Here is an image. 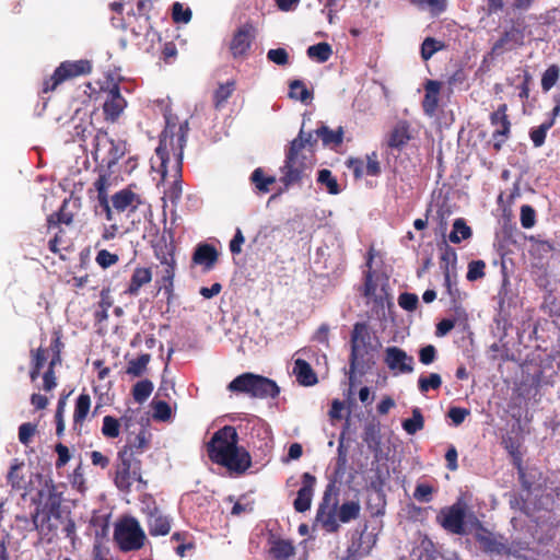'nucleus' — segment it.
<instances>
[{
  "instance_id": "a19ab883",
  "label": "nucleus",
  "mask_w": 560,
  "mask_h": 560,
  "mask_svg": "<svg viewBox=\"0 0 560 560\" xmlns=\"http://www.w3.org/2000/svg\"><path fill=\"white\" fill-rule=\"evenodd\" d=\"M442 260L446 262L445 265V271H444V283L447 289V292L450 295L453 296V290H452V283H451V275L448 270V264L450 261H456V253L455 250L450 247L447 244H445L444 253L442 255Z\"/></svg>"
},
{
  "instance_id": "f8f14e48",
  "label": "nucleus",
  "mask_w": 560,
  "mask_h": 560,
  "mask_svg": "<svg viewBox=\"0 0 560 560\" xmlns=\"http://www.w3.org/2000/svg\"><path fill=\"white\" fill-rule=\"evenodd\" d=\"M164 247V250H156V257L160 259V265L156 266V282L160 285L159 290L164 289L165 294L170 295L173 289L175 260L172 250L166 245Z\"/></svg>"
},
{
  "instance_id": "13d9d810",
  "label": "nucleus",
  "mask_w": 560,
  "mask_h": 560,
  "mask_svg": "<svg viewBox=\"0 0 560 560\" xmlns=\"http://www.w3.org/2000/svg\"><path fill=\"white\" fill-rule=\"evenodd\" d=\"M419 299L413 293H402L398 298V304L401 308L406 311H415L418 306Z\"/></svg>"
},
{
  "instance_id": "bb28decb",
  "label": "nucleus",
  "mask_w": 560,
  "mask_h": 560,
  "mask_svg": "<svg viewBox=\"0 0 560 560\" xmlns=\"http://www.w3.org/2000/svg\"><path fill=\"white\" fill-rule=\"evenodd\" d=\"M218 260V252L210 244H200L195 249L192 261L197 265L205 266L206 269H211Z\"/></svg>"
},
{
  "instance_id": "f257e3e1",
  "label": "nucleus",
  "mask_w": 560,
  "mask_h": 560,
  "mask_svg": "<svg viewBox=\"0 0 560 560\" xmlns=\"http://www.w3.org/2000/svg\"><path fill=\"white\" fill-rule=\"evenodd\" d=\"M238 435L233 427L225 425L217 431L208 443V454L212 462L229 470L242 474L250 467L249 453L237 446Z\"/></svg>"
},
{
  "instance_id": "49530a36",
  "label": "nucleus",
  "mask_w": 560,
  "mask_h": 560,
  "mask_svg": "<svg viewBox=\"0 0 560 560\" xmlns=\"http://www.w3.org/2000/svg\"><path fill=\"white\" fill-rule=\"evenodd\" d=\"M560 75V68L557 65H551L544 72L541 78V89L545 92L551 90V88L557 83Z\"/></svg>"
},
{
  "instance_id": "9b49d317",
  "label": "nucleus",
  "mask_w": 560,
  "mask_h": 560,
  "mask_svg": "<svg viewBox=\"0 0 560 560\" xmlns=\"http://www.w3.org/2000/svg\"><path fill=\"white\" fill-rule=\"evenodd\" d=\"M466 511L462 503L457 502L444 508L438 515V522L447 532L455 535L465 534Z\"/></svg>"
},
{
  "instance_id": "e2e57ef3",
  "label": "nucleus",
  "mask_w": 560,
  "mask_h": 560,
  "mask_svg": "<svg viewBox=\"0 0 560 560\" xmlns=\"http://www.w3.org/2000/svg\"><path fill=\"white\" fill-rule=\"evenodd\" d=\"M11 535L5 529L0 530V560H10L8 548L11 544Z\"/></svg>"
},
{
  "instance_id": "c9c22d12",
  "label": "nucleus",
  "mask_w": 560,
  "mask_h": 560,
  "mask_svg": "<svg viewBox=\"0 0 560 560\" xmlns=\"http://www.w3.org/2000/svg\"><path fill=\"white\" fill-rule=\"evenodd\" d=\"M331 55L332 49L328 43H318L307 48V56L318 62H326Z\"/></svg>"
},
{
  "instance_id": "774afa93",
  "label": "nucleus",
  "mask_w": 560,
  "mask_h": 560,
  "mask_svg": "<svg viewBox=\"0 0 560 560\" xmlns=\"http://www.w3.org/2000/svg\"><path fill=\"white\" fill-rule=\"evenodd\" d=\"M468 415L469 410L460 407H452L448 410V417L455 425L462 424Z\"/></svg>"
},
{
  "instance_id": "69168bd1",
  "label": "nucleus",
  "mask_w": 560,
  "mask_h": 560,
  "mask_svg": "<svg viewBox=\"0 0 560 560\" xmlns=\"http://www.w3.org/2000/svg\"><path fill=\"white\" fill-rule=\"evenodd\" d=\"M55 451L58 455V458L56 460V467L61 468L70 460L71 456H70L69 448L66 445H63L62 443H58L55 446Z\"/></svg>"
},
{
  "instance_id": "4c0bfd02",
  "label": "nucleus",
  "mask_w": 560,
  "mask_h": 560,
  "mask_svg": "<svg viewBox=\"0 0 560 560\" xmlns=\"http://www.w3.org/2000/svg\"><path fill=\"white\" fill-rule=\"evenodd\" d=\"M317 136L323 140L324 144H335L339 145L342 142L343 131L342 128H338V130H331L326 126L317 129Z\"/></svg>"
},
{
  "instance_id": "a211bd4d",
  "label": "nucleus",
  "mask_w": 560,
  "mask_h": 560,
  "mask_svg": "<svg viewBox=\"0 0 560 560\" xmlns=\"http://www.w3.org/2000/svg\"><path fill=\"white\" fill-rule=\"evenodd\" d=\"M316 478L310 472L302 476V488L298 491V495L293 502L296 512L303 513L310 510L314 493Z\"/></svg>"
},
{
  "instance_id": "c756f323",
  "label": "nucleus",
  "mask_w": 560,
  "mask_h": 560,
  "mask_svg": "<svg viewBox=\"0 0 560 560\" xmlns=\"http://www.w3.org/2000/svg\"><path fill=\"white\" fill-rule=\"evenodd\" d=\"M48 248L51 253L59 256L60 259L66 260L63 252L71 248V241L66 236V231L62 228H57V232L48 242Z\"/></svg>"
},
{
  "instance_id": "e433bc0d",
  "label": "nucleus",
  "mask_w": 560,
  "mask_h": 560,
  "mask_svg": "<svg viewBox=\"0 0 560 560\" xmlns=\"http://www.w3.org/2000/svg\"><path fill=\"white\" fill-rule=\"evenodd\" d=\"M235 90V82L229 81L225 84H220L219 88L214 91L213 100H214V107L217 109H221L229 97L232 95V93Z\"/></svg>"
},
{
  "instance_id": "de8ad7c7",
  "label": "nucleus",
  "mask_w": 560,
  "mask_h": 560,
  "mask_svg": "<svg viewBox=\"0 0 560 560\" xmlns=\"http://www.w3.org/2000/svg\"><path fill=\"white\" fill-rule=\"evenodd\" d=\"M250 179L255 184L256 188L261 192L269 191V185L276 182L272 176L266 177L261 168H256L253 172Z\"/></svg>"
},
{
  "instance_id": "ea45409f",
  "label": "nucleus",
  "mask_w": 560,
  "mask_h": 560,
  "mask_svg": "<svg viewBox=\"0 0 560 560\" xmlns=\"http://www.w3.org/2000/svg\"><path fill=\"white\" fill-rule=\"evenodd\" d=\"M442 385V377L438 373H431L429 376H421L418 380V387L422 394L430 389H438Z\"/></svg>"
},
{
  "instance_id": "09e8293b",
  "label": "nucleus",
  "mask_w": 560,
  "mask_h": 560,
  "mask_svg": "<svg viewBox=\"0 0 560 560\" xmlns=\"http://www.w3.org/2000/svg\"><path fill=\"white\" fill-rule=\"evenodd\" d=\"M62 348H63V343L61 341V332L59 330H54L51 342H50V350L52 352V357L49 362L50 365H58L61 363Z\"/></svg>"
},
{
  "instance_id": "6ab92c4d",
  "label": "nucleus",
  "mask_w": 560,
  "mask_h": 560,
  "mask_svg": "<svg viewBox=\"0 0 560 560\" xmlns=\"http://www.w3.org/2000/svg\"><path fill=\"white\" fill-rule=\"evenodd\" d=\"M255 37L254 27L249 24L242 25L234 34L230 49L234 57L244 56L249 49Z\"/></svg>"
},
{
  "instance_id": "603ef678",
  "label": "nucleus",
  "mask_w": 560,
  "mask_h": 560,
  "mask_svg": "<svg viewBox=\"0 0 560 560\" xmlns=\"http://www.w3.org/2000/svg\"><path fill=\"white\" fill-rule=\"evenodd\" d=\"M37 431V425L31 422H24L19 427V441L27 446Z\"/></svg>"
},
{
  "instance_id": "dca6fc26",
  "label": "nucleus",
  "mask_w": 560,
  "mask_h": 560,
  "mask_svg": "<svg viewBox=\"0 0 560 560\" xmlns=\"http://www.w3.org/2000/svg\"><path fill=\"white\" fill-rule=\"evenodd\" d=\"M335 489V483L330 482L323 495L322 503L319 504L317 511V520L322 523L323 527L330 533L337 532L339 528V524L336 518L335 509L337 503H334L331 511H326L330 500H331V491Z\"/></svg>"
},
{
  "instance_id": "338daca9",
  "label": "nucleus",
  "mask_w": 560,
  "mask_h": 560,
  "mask_svg": "<svg viewBox=\"0 0 560 560\" xmlns=\"http://www.w3.org/2000/svg\"><path fill=\"white\" fill-rule=\"evenodd\" d=\"M55 366L56 365H48L47 371L43 375V388L46 392L52 390L57 386L56 375H55Z\"/></svg>"
},
{
  "instance_id": "f704fd0d",
  "label": "nucleus",
  "mask_w": 560,
  "mask_h": 560,
  "mask_svg": "<svg viewBox=\"0 0 560 560\" xmlns=\"http://www.w3.org/2000/svg\"><path fill=\"white\" fill-rule=\"evenodd\" d=\"M402 429L409 434L413 435L418 431H421L424 428V418L419 408L412 409V417L405 419L401 423Z\"/></svg>"
},
{
  "instance_id": "f03ea898",
  "label": "nucleus",
  "mask_w": 560,
  "mask_h": 560,
  "mask_svg": "<svg viewBox=\"0 0 560 560\" xmlns=\"http://www.w3.org/2000/svg\"><path fill=\"white\" fill-rule=\"evenodd\" d=\"M188 131V122L180 124L176 130V125L166 122V127L160 137L159 145L155 148V156L151 158V173H155L153 180L156 185L162 183L166 176V162L168 161L170 149L176 156L177 165L180 164L183 149L186 143V135Z\"/></svg>"
},
{
  "instance_id": "6e6552de",
  "label": "nucleus",
  "mask_w": 560,
  "mask_h": 560,
  "mask_svg": "<svg viewBox=\"0 0 560 560\" xmlns=\"http://www.w3.org/2000/svg\"><path fill=\"white\" fill-rule=\"evenodd\" d=\"M371 343V336L366 324L357 323L353 326L351 335V353H350V369L349 380L352 382L353 375L357 371L363 370V358L368 353V347Z\"/></svg>"
},
{
  "instance_id": "cd10ccee",
  "label": "nucleus",
  "mask_w": 560,
  "mask_h": 560,
  "mask_svg": "<svg viewBox=\"0 0 560 560\" xmlns=\"http://www.w3.org/2000/svg\"><path fill=\"white\" fill-rule=\"evenodd\" d=\"M293 373L298 382L304 386H313L317 383V376L310 363L303 359H296L294 362Z\"/></svg>"
},
{
  "instance_id": "bf43d9fd",
  "label": "nucleus",
  "mask_w": 560,
  "mask_h": 560,
  "mask_svg": "<svg viewBox=\"0 0 560 560\" xmlns=\"http://www.w3.org/2000/svg\"><path fill=\"white\" fill-rule=\"evenodd\" d=\"M95 260L101 267L108 268L118 261V256L106 249H102L97 253Z\"/></svg>"
},
{
  "instance_id": "79ce46f5",
  "label": "nucleus",
  "mask_w": 560,
  "mask_h": 560,
  "mask_svg": "<svg viewBox=\"0 0 560 560\" xmlns=\"http://www.w3.org/2000/svg\"><path fill=\"white\" fill-rule=\"evenodd\" d=\"M317 182L322 185H325L327 187L328 192L331 195H337L340 191L336 178L327 168H323L318 172Z\"/></svg>"
},
{
  "instance_id": "aec40b11",
  "label": "nucleus",
  "mask_w": 560,
  "mask_h": 560,
  "mask_svg": "<svg viewBox=\"0 0 560 560\" xmlns=\"http://www.w3.org/2000/svg\"><path fill=\"white\" fill-rule=\"evenodd\" d=\"M112 210L118 213L127 210L135 211L137 209V195L130 187L124 188L112 196Z\"/></svg>"
},
{
  "instance_id": "ddd939ff",
  "label": "nucleus",
  "mask_w": 560,
  "mask_h": 560,
  "mask_svg": "<svg viewBox=\"0 0 560 560\" xmlns=\"http://www.w3.org/2000/svg\"><path fill=\"white\" fill-rule=\"evenodd\" d=\"M120 421L126 434L124 447L140 448V406L128 407L120 417Z\"/></svg>"
},
{
  "instance_id": "c03bdc74",
  "label": "nucleus",
  "mask_w": 560,
  "mask_h": 560,
  "mask_svg": "<svg viewBox=\"0 0 560 560\" xmlns=\"http://www.w3.org/2000/svg\"><path fill=\"white\" fill-rule=\"evenodd\" d=\"M290 93L289 96L291 98L306 102L311 97L310 91L306 89L305 84L300 80H293L289 84Z\"/></svg>"
},
{
  "instance_id": "a18cd8bd",
  "label": "nucleus",
  "mask_w": 560,
  "mask_h": 560,
  "mask_svg": "<svg viewBox=\"0 0 560 560\" xmlns=\"http://www.w3.org/2000/svg\"><path fill=\"white\" fill-rule=\"evenodd\" d=\"M444 48V44L433 37H427L421 45V57L429 60L436 51Z\"/></svg>"
},
{
  "instance_id": "4d7b16f0",
  "label": "nucleus",
  "mask_w": 560,
  "mask_h": 560,
  "mask_svg": "<svg viewBox=\"0 0 560 560\" xmlns=\"http://www.w3.org/2000/svg\"><path fill=\"white\" fill-rule=\"evenodd\" d=\"M267 58L278 66H284L289 62V54L284 48L270 49L267 52Z\"/></svg>"
},
{
  "instance_id": "393cba45",
  "label": "nucleus",
  "mask_w": 560,
  "mask_h": 560,
  "mask_svg": "<svg viewBox=\"0 0 560 560\" xmlns=\"http://www.w3.org/2000/svg\"><path fill=\"white\" fill-rule=\"evenodd\" d=\"M74 214L69 210V200L65 199L58 211L47 217V230H56L61 224L70 225L73 222Z\"/></svg>"
},
{
  "instance_id": "6e6d98bb",
  "label": "nucleus",
  "mask_w": 560,
  "mask_h": 560,
  "mask_svg": "<svg viewBox=\"0 0 560 560\" xmlns=\"http://www.w3.org/2000/svg\"><path fill=\"white\" fill-rule=\"evenodd\" d=\"M23 464H14L10 467L8 472V482L13 489H21L23 486V476L20 475V470Z\"/></svg>"
},
{
  "instance_id": "412c9836",
  "label": "nucleus",
  "mask_w": 560,
  "mask_h": 560,
  "mask_svg": "<svg viewBox=\"0 0 560 560\" xmlns=\"http://www.w3.org/2000/svg\"><path fill=\"white\" fill-rule=\"evenodd\" d=\"M442 83L435 80H428L424 84V98L422 101V108L425 115L432 117L439 105V94Z\"/></svg>"
},
{
  "instance_id": "5fc2aeb1",
  "label": "nucleus",
  "mask_w": 560,
  "mask_h": 560,
  "mask_svg": "<svg viewBox=\"0 0 560 560\" xmlns=\"http://www.w3.org/2000/svg\"><path fill=\"white\" fill-rule=\"evenodd\" d=\"M486 264L482 260H472L468 265L467 279L475 281L485 276Z\"/></svg>"
},
{
  "instance_id": "c85d7f7f",
  "label": "nucleus",
  "mask_w": 560,
  "mask_h": 560,
  "mask_svg": "<svg viewBox=\"0 0 560 560\" xmlns=\"http://www.w3.org/2000/svg\"><path fill=\"white\" fill-rule=\"evenodd\" d=\"M409 126L406 121L398 122L392 130L387 144L392 149L401 150L410 140Z\"/></svg>"
},
{
  "instance_id": "1a4fd4ad",
  "label": "nucleus",
  "mask_w": 560,
  "mask_h": 560,
  "mask_svg": "<svg viewBox=\"0 0 560 560\" xmlns=\"http://www.w3.org/2000/svg\"><path fill=\"white\" fill-rule=\"evenodd\" d=\"M114 540L122 551L140 549V524L136 517L122 516L115 525Z\"/></svg>"
},
{
  "instance_id": "0e129e2a",
  "label": "nucleus",
  "mask_w": 560,
  "mask_h": 560,
  "mask_svg": "<svg viewBox=\"0 0 560 560\" xmlns=\"http://www.w3.org/2000/svg\"><path fill=\"white\" fill-rule=\"evenodd\" d=\"M432 487L429 485L420 483L416 487L413 497L420 502H430L432 494Z\"/></svg>"
},
{
  "instance_id": "b1692460",
  "label": "nucleus",
  "mask_w": 560,
  "mask_h": 560,
  "mask_svg": "<svg viewBox=\"0 0 560 560\" xmlns=\"http://www.w3.org/2000/svg\"><path fill=\"white\" fill-rule=\"evenodd\" d=\"M94 188L97 191V201L98 206L106 214V219L108 221L113 220V210L109 205L107 189L109 186V179L107 175L101 174L97 179L94 182Z\"/></svg>"
},
{
  "instance_id": "7c9ffc66",
  "label": "nucleus",
  "mask_w": 560,
  "mask_h": 560,
  "mask_svg": "<svg viewBox=\"0 0 560 560\" xmlns=\"http://www.w3.org/2000/svg\"><path fill=\"white\" fill-rule=\"evenodd\" d=\"M91 408V397L86 393H81L77 400L73 411V427L77 429L78 425H82L86 420Z\"/></svg>"
},
{
  "instance_id": "864d4df0",
  "label": "nucleus",
  "mask_w": 560,
  "mask_h": 560,
  "mask_svg": "<svg viewBox=\"0 0 560 560\" xmlns=\"http://www.w3.org/2000/svg\"><path fill=\"white\" fill-rule=\"evenodd\" d=\"M536 223V212L529 205L521 207V224L524 229H532Z\"/></svg>"
},
{
  "instance_id": "39448f33",
  "label": "nucleus",
  "mask_w": 560,
  "mask_h": 560,
  "mask_svg": "<svg viewBox=\"0 0 560 560\" xmlns=\"http://www.w3.org/2000/svg\"><path fill=\"white\" fill-rule=\"evenodd\" d=\"M92 69V62L88 59L62 61L52 74L43 81L42 93L47 94L65 82L88 75Z\"/></svg>"
},
{
  "instance_id": "7ed1b4c3",
  "label": "nucleus",
  "mask_w": 560,
  "mask_h": 560,
  "mask_svg": "<svg viewBox=\"0 0 560 560\" xmlns=\"http://www.w3.org/2000/svg\"><path fill=\"white\" fill-rule=\"evenodd\" d=\"M228 389L247 394L254 398H275L280 392L275 381L254 373L238 375L228 385Z\"/></svg>"
},
{
  "instance_id": "2eb2a0df",
  "label": "nucleus",
  "mask_w": 560,
  "mask_h": 560,
  "mask_svg": "<svg viewBox=\"0 0 560 560\" xmlns=\"http://www.w3.org/2000/svg\"><path fill=\"white\" fill-rule=\"evenodd\" d=\"M384 361L387 368L396 373L410 374L413 372V358L398 347L386 348Z\"/></svg>"
},
{
  "instance_id": "a878e982",
  "label": "nucleus",
  "mask_w": 560,
  "mask_h": 560,
  "mask_svg": "<svg viewBox=\"0 0 560 560\" xmlns=\"http://www.w3.org/2000/svg\"><path fill=\"white\" fill-rule=\"evenodd\" d=\"M476 539L482 550L487 553L502 555L506 551L505 544L490 532L483 530L482 533H478L476 535Z\"/></svg>"
},
{
  "instance_id": "5701e85b",
  "label": "nucleus",
  "mask_w": 560,
  "mask_h": 560,
  "mask_svg": "<svg viewBox=\"0 0 560 560\" xmlns=\"http://www.w3.org/2000/svg\"><path fill=\"white\" fill-rule=\"evenodd\" d=\"M362 439L377 459L382 453V435L380 424L375 422H369L365 424Z\"/></svg>"
},
{
  "instance_id": "423d86ee",
  "label": "nucleus",
  "mask_w": 560,
  "mask_h": 560,
  "mask_svg": "<svg viewBox=\"0 0 560 560\" xmlns=\"http://www.w3.org/2000/svg\"><path fill=\"white\" fill-rule=\"evenodd\" d=\"M312 142L313 135L311 132L305 133L303 130L300 131L296 139L292 140L287 154L285 164L282 168L283 176L281 180L285 186H290L302 178L305 164L300 156V152L306 144H312Z\"/></svg>"
},
{
  "instance_id": "4468645a",
  "label": "nucleus",
  "mask_w": 560,
  "mask_h": 560,
  "mask_svg": "<svg viewBox=\"0 0 560 560\" xmlns=\"http://www.w3.org/2000/svg\"><path fill=\"white\" fill-rule=\"evenodd\" d=\"M142 512L148 513L149 532L153 536L166 535L171 529L170 521L163 516L151 497H142Z\"/></svg>"
},
{
  "instance_id": "8fccbe9b",
  "label": "nucleus",
  "mask_w": 560,
  "mask_h": 560,
  "mask_svg": "<svg viewBox=\"0 0 560 560\" xmlns=\"http://www.w3.org/2000/svg\"><path fill=\"white\" fill-rule=\"evenodd\" d=\"M553 126V119L542 122L538 128L530 131V139L536 148L544 144L547 131Z\"/></svg>"
},
{
  "instance_id": "72a5a7b5",
  "label": "nucleus",
  "mask_w": 560,
  "mask_h": 560,
  "mask_svg": "<svg viewBox=\"0 0 560 560\" xmlns=\"http://www.w3.org/2000/svg\"><path fill=\"white\" fill-rule=\"evenodd\" d=\"M361 511L358 501H347L338 510L337 517L341 523H349L359 517Z\"/></svg>"
},
{
  "instance_id": "0eeeda50",
  "label": "nucleus",
  "mask_w": 560,
  "mask_h": 560,
  "mask_svg": "<svg viewBox=\"0 0 560 560\" xmlns=\"http://www.w3.org/2000/svg\"><path fill=\"white\" fill-rule=\"evenodd\" d=\"M46 487L48 489V498L47 502L45 503L44 508H40V501L44 497V490L38 491L39 499L33 498L32 501L37 506L31 515V525L33 530H39L43 529L44 524L49 522L50 517L54 516L56 518H59L61 516V500L59 495L56 493V487L52 482L49 485L46 483Z\"/></svg>"
},
{
  "instance_id": "20e7f679",
  "label": "nucleus",
  "mask_w": 560,
  "mask_h": 560,
  "mask_svg": "<svg viewBox=\"0 0 560 560\" xmlns=\"http://www.w3.org/2000/svg\"><path fill=\"white\" fill-rule=\"evenodd\" d=\"M139 453L140 448L129 447H122L118 453L115 485L121 492L129 493L133 483H140Z\"/></svg>"
},
{
  "instance_id": "4be33fe9",
  "label": "nucleus",
  "mask_w": 560,
  "mask_h": 560,
  "mask_svg": "<svg viewBox=\"0 0 560 560\" xmlns=\"http://www.w3.org/2000/svg\"><path fill=\"white\" fill-rule=\"evenodd\" d=\"M506 110L508 106L501 104L498 109L491 114V125L495 127L493 131L494 139L501 137L504 140L510 133L511 122L508 119Z\"/></svg>"
},
{
  "instance_id": "473e14b6",
  "label": "nucleus",
  "mask_w": 560,
  "mask_h": 560,
  "mask_svg": "<svg viewBox=\"0 0 560 560\" xmlns=\"http://www.w3.org/2000/svg\"><path fill=\"white\" fill-rule=\"evenodd\" d=\"M471 235V229L466 224L464 219L458 218L453 223V230L448 235V241L453 244H458L462 241L470 238Z\"/></svg>"
},
{
  "instance_id": "f3484780",
  "label": "nucleus",
  "mask_w": 560,
  "mask_h": 560,
  "mask_svg": "<svg viewBox=\"0 0 560 560\" xmlns=\"http://www.w3.org/2000/svg\"><path fill=\"white\" fill-rule=\"evenodd\" d=\"M127 103L121 96L118 85L114 84L113 88L106 92V98L103 105L106 119L115 121L122 113Z\"/></svg>"
},
{
  "instance_id": "3c124183",
  "label": "nucleus",
  "mask_w": 560,
  "mask_h": 560,
  "mask_svg": "<svg viewBox=\"0 0 560 560\" xmlns=\"http://www.w3.org/2000/svg\"><path fill=\"white\" fill-rule=\"evenodd\" d=\"M172 16L174 22L187 24L190 22L192 13L189 8H184L180 2H175L172 8Z\"/></svg>"
},
{
  "instance_id": "680f3d73",
  "label": "nucleus",
  "mask_w": 560,
  "mask_h": 560,
  "mask_svg": "<svg viewBox=\"0 0 560 560\" xmlns=\"http://www.w3.org/2000/svg\"><path fill=\"white\" fill-rule=\"evenodd\" d=\"M421 7H428L433 13L438 14L444 11L446 0H411Z\"/></svg>"
},
{
  "instance_id": "37998d69",
  "label": "nucleus",
  "mask_w": 560,
  "mask_h": 560,
  "mask_svg": "<svg viewBox=\"0 0 560 560\" xmlns=\"http://www.w3.org/2000/svg\"><path fill=\"white\" fill-rule=\"evenodd\" d=\"M271 553L277 559H288L294 555V547L290 541L278 540L271 547Z\"/></svg>"
},
{
  "instance_id": "9d476101",
  "label": "nucleus",
  "mask_w": 560,
  "mask_h": 560,
  "mask_svg": "<svg viewBox=\"0 0 560 560\" xmlns=\"http://www.w3.org/2000/svg\"><path fill=\"white\" fill-rule=\"evenodd\" d=\"M93 147L94 159L96 161L101 160V162L106 164L108 167L116 164L125 154L124 147L119 143H115V141L110 139L104 130H98L96 132L93 140Z\"/></svg>"
},
{
  "instance_id": "2f4dec72",
  "label": "nucleus",
  "mask_w": 560,
  "mask_h": 560,
  "mask_svg": "<svg viewBox=\"0 0 560 560\" xmlns=\"http://www.w3.org/2000/svg\"><path fill=\"white\" fill-rule=\"evenodd\" d=\"M149 415L154 421L166 422L172 418V408L156 395L150 404Z\"/></svg>"
},
{
  "instance_id": "58836bf2",
  "label": "nucleus",
  "mask_w": 560,
  "mask_h": 560,
  "mask_svg": "<svg viewBox=\"0 0 560 560\" xmlns=\"http://www.w3.org/2000/svg\"><path fill=\"white\" fill-rule=\"evenodd\" d=\"M121 421L112 416L103 418L102 434L107 439H116L120 433Z\"/></svg>"
},
{
  "instance_id": "052dcab7",
  "label": "nucleus",
  "mask_w": 560,
  "mask_h": 560,
  "mask_svg": "<svg viewBox=\"0 0 560 560\" xmlns=\"http://www.w3.org/2000/svg\"><path fill=\"white\" fill-rule=\"evenodd\" d=\"M436 359V349L432 345H428L420 349L419 351V360L422 364L429 365L433 363Z\"/></svg>"
}]
</instances>
